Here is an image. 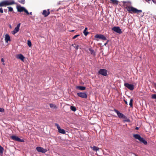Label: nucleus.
<instances>
[{
  "instance_id": "nucleus-40",
  "label": "nucleus",
  "mask_w": 156,
  "mask_h": 156,
  "mask_svg": "<svg viewBox=\"0 0 156 156\" xmlns=\"http://www.w3.org/2000/svg\"><path fill=\"white\" fill-rule=\"evenodd\" d=\"M151 0H145V1L147 2H148V3H150V2H149V1H150Z\"/></svg>"
},
{
  "instance_id": "nucleus-11",
  "label": "nucleus",
  "mask_w": 156,
  "mask_h": 156,
  "mask_svg": "<svg viewBox=\"0 0 156 156\" xmlns=\"http://www.w3.org/2000/svg\"><path fill=\"white\" fill-rule=\"evenodd\" d=\"M77 95L79 97L84 98H87V94L85 92L78 93Z\"/></svg>"
},
{
  "instance_id": "nucleus-37",
  "label": "nucleus",
  "mask_w": 156,
  "mask_h": 156,
  "mask_svg": "<svg viewBox=\"0 0 156 156\" xmlns=\"http://www.w3.org/2000/svg\"><path fill=\"white\" fill-rule=\"evenodd\" d=\"M74 47L76 50H78L79 48V45H78L75 46H74Z\"/></svg>"
},
{
  "instance_id": "nucleus-3",
  "label": "nucleus",
  "mask_w": 156,
  "mask_h": 156,
  "mask_svg": "<svg viewBox=\"0 0 156 156\" xmlns=\"http://www.w3.org/2000/svg\"><path fill=\"white\" fill-rule=\"evenodd\" d=\"M18 12H23L24 11L27 14H28L29 12L25 8L23 7H21L20 5H17L16 6Z\"/></svg>"
},
{
  "instance_id": "nucleus-15",
  "label": "nucleus",
  "mask_w": 156,
  "mask_h": 156,
  "mask_svg": "<svg viewBox=\"0 0 156 156\" xmlns=\"http://www.w3.org/2000/svg\"><path fill=\"white\" fill-rule=\"evenodd\" d=\"M16 58L18 59L21 60L23 61H24V60L25 58L24 57L22 54H19L17 55Z\"/></svg>"
},
{
  "instance_id": "nucleus-35",
  "label": "nucleus",
  "mask_w": 156,
  "mask_h": 156,
  "mask_svg": "<svg viewBox=\"0 0 156 156\" xmlns=\"http://www.w3.org/2000/svg\"><path fill=\"white\" fill-rule=\"evenodd\" d=\"M0 12L1 13H3V9L2 7H0Z\"/></svg>"
},
{
  "instance_id": "nucleus-13",
  "label": "nucleus",
  "mask_w": 156,
  "mask_h": 156,
  "mask_svg": "<svg viewBox=\"0 0 156 156\" xmlns=\"http://www.w3.org/2000/svg\"><path fill=\"white\" fill-rule=\"evenodd\" d=\"M94 37L95 38L101 39L104 40H107L106 37L104 35L102 34H97L95 35Z\"/></svg>"
},
{
  "instance_id": "nucleus-47",
  "label": "nucleus",
  "mask_w": 156,
  "mask_h": 156,
  "mask_svg": "<svg viewBox=\"0 0 156 156\" xmlns=\"http://www.w3.org/2000/svg\"><path fill=\"white\" fill-rule=\"evenodd\" d=\"M74 31V30H72L70 31L71 32H73Z\"/></svg>"
},
{
  "instance_id": "nucleus-5",
  "label": "nucleus",
  "mask_w": 156,
  "mask_h": 156,
  "mask_svg": "<svg viewBox=\"0 0 156 156\" xmlns=\"http://www.w3.org/2000/svg\"><path fill=\"white\" fill-rule=\"evenodd\" d=\"M114 111L117 113L118 117L119 118L123 119V118H126V116L124 115L122 113L120 112L118 110L115 109Z\"/></svg>"
},
{
  "instance_id": "nucleus-10",
  "label": "nucleus",
  "mask_w": 156,
  "mask_h": 156,
  "mask_svg": "<svg viewBox=\"0 0 156 156\" xmlns=\"http://www.w3.org/2000/svg\"><path fill=\"white\" fill-rule=\"evenodd\" d=\"M36 149L37 151L42 152V153H45L47 151V150L46 149H44L43 148L40 147H37Z\"/></svg>"
},
{
  "instance_id": "nucleus-36",
  "label": "nucleus",
  "mask_w": 156,
  "mask_h": 156,
  "mask_svg": "<svg viewBox=\"0 0 156 156\" xmlns=\"http://www.w3.org/2000/svg\"><path fill=\"white\" fill-rule=\"evenodd\" d=\"M0 112H4V109L3 108H0Z\"/></svg>"
},
{
  "instance_id": "nucleus-32",
  "label": "nucleus",
  "mask_w": 156,
  "mask_h": 156,
  "mask_svg": "<svg viewBox=\"0 0 156 156\" xmlns=\"http://www.w3.org/2000/svg\"><path fill=\"white\" fill-rule=\"evenodd\" d=\"M83 33L84 35L85 36H87L88 34H89V32H87L86 31H85V30H84V31H83Z\"/></svg>"
},
{
  "instance_id": "nucleus-16",
  "label": "nucleus",
  "mask_w": 156,
  "mask_h": 156,
  "mask_svg": "<svg viewBox=\"0 0 156 156\" xmlns=\"http://www.w3.org/2000/svg\"><path fill=\"white\" fill-rule=\"evenodd\" d=\"M5 42L7 43L9 41H11L10 36L8 34H6L5 37Z\"/></svg>"
},
{
  "instance_id": "nucleus-33",
  "label": "nucleus",
  "mask_w": 156,
  "mask_h": 156,
  "mask_svg": "<svg viewBox=\"0 0 156 156\" xmlns=\"http://www.w3.org/2000/svg\"><path fill=\"white\" fill-rule=\"evenodd\" d=\"M83 33L84 35L85 36H87L88 34H89V32H87L86 31H85V30H84V31H83Z\"/></svg>"
},
{
  "instance_id": "nucleus-20",
  "label": "nucleus",
  "mask_w": 156,
  "mask_h": 156,
  "mask_svg": "<svg viewBox=\"0 0 156 156\" xmlns=\"http://www.w3.org/2000/svg\"><path fill=\"white\" fill-rule=\"evenodd\" d=\"M90 147L94 151H97L99 149V148L95 146H93V147L90 146Z\"/></svg>"
},
{
  "instance_id": "nucleus-34",
  "label": "nucleus",
  "mask_w": 156,
  "mask_h": 156,
  "mask_svg": "<svg viewBox=\"0 0 156 156\" xmlns=\"http://www.w3.org/2000/svg\"><path fill=\"white\" fill-rule=\"evenodd\" d=\"M80 35L79 34H78V35H76L75 36H74L73 38H72V39H75V38H76L77 37H78L80 36Z\"/></svg>"
},
{
  "instance_id": "nucleus-50",
  "label": "nucleus",
  "mask_w": 156,
  "mask_h": 156,
  "mask_svg": "<svg viewBox=\"0 0 156 156\" xmlns=\"http://www.w3.org/2000/svg\"><path fill=\"white\" fill-rule=\"evenodd\" d=\"M4 10L5 11V12H6V10H5V9H4Z\"/></svg>"
},
{
  "instance_id": "nucleus-38",
  "label": "nucleus",
  "mask_w": 156,
  "mask_h": 156,
  "mask_svg": "<svg viewBox=\"0 0 156 156\" xmlns=\"http://www.w3.org/2000/svg\"><path fill=\"white\" fill-rule=\"evenodd\" d=\"M1 62H4V60L3 58H2L1 59Z\"/></svg>"
},
{
  "instance_id": "nucleus-41",
  "label": "nucleus",
  "mask_w": 156,
  "mask_h": 156,
  "mask_svg": "<svg viewBox=\"0 0 156 156\" xmlns=\"http://www.w3.org/2000/svg\"><path fill=\"white\" fill-rule=\"evenodd\" d=\"M108 40L107 41L106 43H105V44H104V45L106 46V44H107L108 43Z\"/></svg>"
},
{
  "instance_id": "nucleus-22",
  "label": "nucleus",
  "mask_w": 156,
  "mask_h": 156,
  "mask_svg": "<svg viewBox=\"0 0 156 156\" xmlns=\"http://www.w3.org/2000/svg\"><path fill=\"white\" fill-rule=\"evenodd\" d=\"M4 150V148L0 145V154L2 155L3 153V151Z\"/></svg>"
},
{
  "instance_id": "nucleus-21",
  "label": "nucleus",
  "mask_w": 156,
  "mask_h": 156,
  "mask_svg": "<svg viewBox=\"0 0 156 156\" xmlns=\"http://www.w3.org/2000/svg\"><path fill=\"white\" fill-rule=\"evenodd\" d=\"M110 3L113 4L118 5L119 3V2L117 0H110Z\"/></svg>"
},
{
  "instance_id": "nucleus-51",
  "label": "nucleus",
  "mask_w": 156,
  "mask_h": 156,
  "mask_svg": "<svg viewBox=\"0 0 156 156\" xmlns=\"http://www.w3.org/2000/svg\"><path fill=\"white\" fill-rule=\"evenodd\" d=\"M135 156H138L137 155H136Z\"/></svg>"
},
{
  "instance_id": "nucleus-1",
  "label": "nucleus",
  "mask_w": 156,
  "mask_h": 156,
  "mask_svg": "<svg viewBox=\"0 0 156 156\" xmlns=\"http://www.w3.org/2000/svg\"><path fill=\"white\" fill-rule=\"evenodd\" d=\"M125 5L126 6L125 8L130 13H136L138 14L142 12V10H138L133 6H130L127 4H125Z\"/></svg>"
},
{
  "instance_id": "nucleus-17",
  "label": "nucleus",
  "mask_w": 156,
  "mask_h": 156,
  "mask_svg": "<svg viewBox=\"0 0 156 156\" xmlns=\"http://www.w3.org/2000/svg\"><path fill=\"white\" fill-rule=\"evenodd\" d=\"M133 137L136 139H137L139 140L141 138L140 136L138 134H135L133 135Z\"/></svg>"
},
{
  "instance_id": "nucleus-23",
  "label": "nucleus",
  "mask_w": 156,
  "mask_h": 156,
  "mask_svg": "<svg viewBox=\"0 0 156 156\" xmlns=\"http://www.w3.org/2000/svg\"><path fill=\"white\" fill-rule=\"evenodd\" d=\"M70 109L73 112H75L76 110V108L74 106H71L70 107Z\"/></svg>"
},
{
  "instance_id": "nucleus-2",
  "label": "nucleus",
  "mask_w": 156,
  "mask_h": 156,
  "mask_svg": "<svg viewBox=\"0 0 156 156\" xmlns=\"http://www.w3.org/2000/svg\"><path fill=\"white\" fill-rule=\"evenodd\" d=\"M16 4L13 0H4L0 2V7H6Z\"/></svg>"
},
{
  "instance_id": "nucleus-42",
  "label": "nucleus",
  "mask_w": 156,
  "mask_h": 156,
  "mask_svg": "<svg viewBox=\"0 0 156 156\" xmlns=\"http://www.w3.org/2000/svg\"><path fill=\"white\" fill-rule=\"evenodd\" d=\"M124 102H125V104H126V105H127V104H128L127 102V101H126V100H124Z\"/></svg>"
},
{
  "instance_id": "nucleus-6",
  "label": "nucleus",
  "mask_w": 156,
  "mask_h": 156,
  "mask_svg": "<svg viewBox=\"0 0 156 156\" xmlns=\"http://www.w3.org/2000/svg\"><path fill=\"white\" fill-rule=\"evenodd\" d=\"M98 73L103 76H107L108 75L107 71L105 69H101L98 71Z\"/></svg>"
},
{
  "instance_id": "nucleus-14",
  "label": "nucleus",
  "mask_w": 156,
  "mask_h": 156,
  "mask_svg": "<svg viewBox=\"0 0 156 156\" xmlns=\"http://www.w3.org/2000/svg\"><path fill=\"white\" fill-rule=\"evenodd\" d=\"M50 9H48L47 11L46 10H44L42 12V15L44 16V17H46L48 16L50 14Z\"/></svg>"
},
{
  "instance_id": "nucleus-44",
  "label": "nucleus",
  "mask_w": 156,
  "mask_h": 156,
  "mask_svg": "<svg viewBox=\"0 0 156 156\" xmlns=\"http://www.w3.org/2000/svg\"><path fill=\"white\" fill-rule=\"evenodd\" d=\"M87 27H86V28H85V29H84V30H85V31H87Z\"/></svg>"
},
{
  "instance_id": "nucleus-9",
  "label": "nucleus",
  "mask_w": 156,
  "mask_h": 156,
  "mask_svg": "<svg viewBox=\"0 0 156 156\" xmlns=\"http://www.w3.org/2000/svg\"><path fill=\"white\" fill-rule=\"evenodd\" d=\"M55 125L57 127L59 133L63 134H65L66 133L64 129H61L60 126L58 124L55 123Z\"/></svg>"
},
{
  "instance_id": "nucleus-43",
  "label": "nucleus",
  "mask_w": 156,
  "mask_h": 156,
  "mask_svg": "<svg viewBox=\"0 0 156 156\" xmlns=\"http://www.w3.org/2000/svg\"><path fill=\"white\" fill-rule=\"evenodd\" d=\"M32 12H30V13L29 12V14H27V15H29V14L32 15Z\"/></svg>"
},
{
  "instance_id": "nucleus-49",
  "label": "nucleus",
  "mask_w": 156,
  "mask_h": 156,
  "mask_svg": "<svg viewBox=\"0 0 156 156\" xmlns=\"http://www.w3.org/2000/svg\"><path fill=\"white\" fill-rule=\"evenodd\" d=\"M2 64L3 65H5V63H4V62H3V63H2Z\"/></svg>"
},
{
  "instance_id": "nucleus-31",
  "label": "nucleus",
  "mask_w": 156,
  "mask_h": 156,
  "mask_svg": "<svg viewBox=\"0 0 156 156\" xmlns=\"http://www.w3.org/2000/svg\"><path fill=\"white\" fill-rule=\"evenodd\" d=\"M27 44L29 47H30L31 46V43L30 41L28 40L27 41Z\"/></svg>"
},
{
  "instance_id": "nucleus-25",
  "label": "nucleus",
  "mask_w": 156,
  "mask_h": 156,
  "mask_svg": "<svg viewBox=\"0 0 156 156\" xmlns=\"http://www.w3.org/2000/svg\"><path fill=\"white\" fill-rule=\"evenodd\" d=\"M50 107L51 108H56V106L52 104H50L49 105Z\"/></svg>"
},
{
  "instance_id": "nucleus-45",
  "label": "nucleus",
  "mask_w": 156,
  "mask_h": 156,
  "mask_svg": "<svg viewBox=\"0 0 156 156\" xmlns=\"http://www.w3.org/2000/svg\"><path fill=\"white\" fill-rule=\"evenodd\" d=\"M126 3V1H123V4H125Z\"/></svg>"
},
{
  "instance_id": "nucleus-4",
  "label": "nucleus",
  "mask_w": 156,
  "mask_h": 156,
  "mask_svg": "<svg viewBox=\"0 0 156 156\" xmlns=\"http://www.w3.org/2000/svg\"><path fill=\"white\" fill-rule=\"evenodd\" d=\"M10 138L11 139L20 142H24V140H23L20 139L16 136H10Z\"/></svg>"
},
{
  "instance_id": "nucleus-12",
  "label": "nucleus",
  "mask_w": 156,
  "mask_h": 156,
  "mask_svg": "<svg viewBox=\"0 0 156 156\" xmlns=\"http://www.w3.org/2000/svg\"><path fill=\"white\" fill-rule=\"evenodd\" d=\"M20 24H21L20 23H18L16 27L15 28L13 31H12V33L13 34H15L19 31Z\"/></svg>"
},
{
  "instance_id": "nucleus-19",
  "label": "nucleus",
  "mask_w": 156,
  "mask_h": 156,
  "mask_svg": "<svg viewBox=\"0 0 156 156\" xmlns=\"http://www.w3.org/2000/svg\"><path fill=\"white\" fill-rule=\"evenodd\" d=\"M76 88L80 90H83L86 89V87L82 86H77L76 87Z\"/></svg>"
},
{
  "instance_id": "nucleus-26",
  "label": "nucleus",
  "mask_w": 156,
  "mask_h": 156,
  "mask_svg": "<svg viewBox=\"0 0 156 156\" xmlns=\"http://www.w3.org/2000/svg\"><path fill=\"white\" fill-rule=\"evenodd\" d=\"M123 119H124L123 120V121L124 122H129L130 121V119H129L127 118L126 116V118H123Z\"/></svg>"
},
{
  "instance_id": "nucleus-8",
  "label": "nucleus",
  "mask_w": 156,
  "mask_h": 156,
  "mask_svg": "<svg viewBox=\"0 0 156 156\" xmlns=\"http://www.w3.org/2000/svg\"><path fill=\"white\" fill-rule=\"evenodd\" d=\"M112 30L119 34H121L122 33L121 29L118 27H114L112 28Z\"/></svg>"
},
{
  "instance_id": "nucleus-28",
  "label": "nucleus",
  "mask_w": 156,
  "mask_h": 156,
  "mask_svg": "<svg viewBox=\"0 0 156 156\" xmlns=\"http://www.w3.org/2000/svg\"><path fill=\"white\" fill-rule=\"evenodd\" d=\"M8 8L9 9V12H12L13 11V9L12 7H8Z\"/></svg>"
},
{
  "instance_id": "nucleus-48",
  "label": "nucleus",
  "mask_w": 156,
  "mask_h": 156,
  "mask_svg": "<svg viewBox=\"0 0 156 156\" xmlns=\"http://www.w3.org/2000/svg\"><path fill=\"white\" fill-rule=\"evenodd\" d=\"M155 87V88H156V83H154V84Z\"/></svg>"
},
{
  "instance_id": "nucleus-7",
  "label": "nucleus",
  "mask_w": 156,
  "mask_h": 156,
  "mask_svg": "<svg viewBox=\"0 0 156 156\" xmlns=\"http://www.w3.org/2000/svg\"><path fill=\"white\" fill-rule=\"evenodd\" d=\"M124 86L131 90H133L134 89V86L131 84H129L128 83H125Z\"/></svg>"
},
{
  "instance_id": "nucleus-46",
  "label": "nucleus",
  "mask_w": 156,
  "mask_h": 156,
  "mask_svg": "<svg viewBox=\"0 0 156 156\" xmlns=\"http://www.w3.org/2000/svg\"><path fill=\"white\" fill-rule=\"evenodd\" d=\"M135 129H136V130H138L139 129V128L138 127H136L135 128Z\"/></svg>"
},
{
  "instance_id": "nucleus-39",
  "label": "nucleus",
  "mask_w": 156,
  "mask_h": 156,
  "mask_svg": "<svg viewBox=\"0 0 156 156\" xmlns=\"http://www.w3.org/2000/svg\"><path fill=\"white\" fill-rule=\"evenodd\" d=\"M152 1L154 4H156V1L154 0H152Z\"/></svg>"
},
{
  "instance_id": "nucleus-27",
  "label": "nucleus",
  "mask_w": 156,
  "mask_h": 156,
  "mask_svg": "<svg viewBox=\"0 0 156 156\" xmlns=\"http://www.w3.org/2000/svg\"><path fill=\"white\" fill-rule=\"evenodd\" d=\"M133 100L132 99H131L130 101L129 105L131 107H132L133 106Z\"/></svg>"
},
{
  "instance_id": "nucleus-24",
  "label": "nucleus",
  "mask_w": 156,
  "mask_h": 156,
  "mask_svg": "<svg viewBox=\"0 0 156 156\" xmlns=\"http://www.w3.org/2000/svg\"><path fill=\"white\" fill-rule=\"evenodd\" d=\"M89 50L91 54L92 55H95V53L94 51V50L92 48H89Z\"/></svg>"
},
{
  "instance_id": "nucleus-30",
  "label": "nucleus",
  "mask_w": 156,
  "mask_h": 156,
  "mask_svg": "<svg viewBox=\"0 0 156 156\" xmlns=\"http://www.w3.org/2000/svg\"><path fill=\"white\" fill-rule=\"evenodd\" d=\"M151 98L153 99H156V94H153L151 95Z\"/></svg>"
},
{
  "instance_id": "nucleus-18",
  "label": "nucleus",
  "mask_w": 156,
  "mask_h": 156,
  "mask_svg": "<svg viewBox=\"0 0 156 156\" xmlns=\"http://www.w3.org/2000/svg\"><path fill=\"white\" fill-rule=\"evenodd\" d=\"M139 141L140 142L143 143L145 145H147V141L142 137H141Z\"/></svg>"
},
{
  "instance_id": "nucleus-29",
  "label": "nucleus",
  "mask_w": 156,
  "mask_h": 156,
  "mask_svg": "<svg viewBox=\"0 0 156 156\" xmlns=\"http://www.w3.org/2000/svg\"><path fill=\"white\" fill-rule=\"evenodd\" d=\"M18 1L20 3L23 4L25 3V0H18Z\"/></svg>"
}]
</instances>
